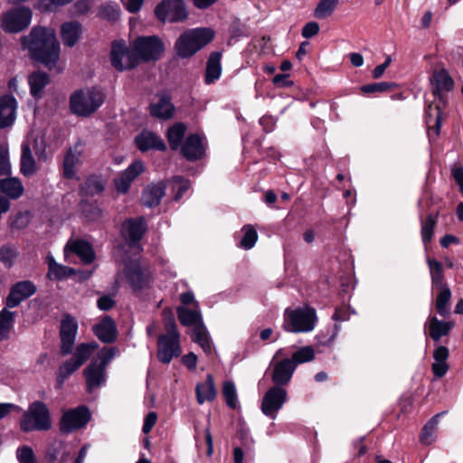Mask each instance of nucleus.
Masks as SVG:
<instances>
[{"label": "nucleus", "instance_id": "obj_10", "mask_svg": "<svg viewBox=\"0 0 463 463\" xmlns=\"http://www.w3.org/2000/svg\"><path fill=\"white\" fill-rule=\"evenodd\" d=\"M124 276L133 291L147 288L152 283V274L148 268L142 267L137 260L126 262Z\"/></svg>", "mask_w": 463, "mask_h": 463}, {"label": "nucleus", "instance_id": "obj_7", "mask_svg": "<svg viewBox=\"0 0 463 463\" xmlns=\"http://www.w3.org/2000/svg\"><path fill=\"white\" fill-rule=\"evenodd\" d=\"M165 335H161L157 341V358L164 364H169L174 357L181 354L180 335L173 315L165 322Z\"/></svg>", "mask_w": 463, "mask_h": 463}, {"label": "nucleus", "instance_id": "obj_23", "mask_svg": "<svg viewBox=\"0 0 463 463\" xmlns=\"http://www.w3.org/2000/svg\"><path fill=\"white\" fill-rule=\"evenodd\" d=\"M17 101L12 95L0 98V129L11 127L16 118Z\"/></svg>", "mask_w": 463, "mask_h": 463}, {"label": "nucleus", "instance_id": "obj_8", "mask_svg": "<svg viewBox=\"0 0 463 463\" xmlns=\"http://www.w3.org/2000/svg\"><path fill=\"white\" fill-rule=\"evenodd\" d=\"M98 348V344L82 343L79 345L71 359L62 363L56 372V381L59 387H61L65 380L76 372Z\"/></svg>", "mask_w": 463, "mask_h": 463}, {"label": "nucleus", "instance_id": "obj_52", "mask_svg": "<svg viewBox=\"0 0 463 463\" xmlns=\"http://www.w3.org/2000/svg\"><path fill=\"white\" fill-rule=\"evenodd\" d=\"M119 9L117 5L107 4L100 7L99 15L109 21H116L119 18Z\"/></svg>", "mask_w": 463, "mask_h": 463}, {"label": "nucleus", "instance_id": "obj_9", "mask_svg": "<svg viewBox=\"0 0 463 463\" xmlns=\"http://www.w3.org/2000/svg\"><path fill=\"white\" fill-rule=\"evenodd\" d=\"M32 15L33 14L29 7L12 8L1 15V27L5 33H20L29 26Z\"/></svg>", "mask_w": 463, "mask_h": 463}, {"label": "nucleus", "instance_id": "obj_53", "mask_svg": "<svg viewBox=\"0 0 463 463\" xmlns=\"http://www.w3.org/2000/svg\"><path fill=\"white\" fill-rule=\"evenodd\" d=\"M16 458L19 463H37L34 452L29 446H22L16 450Z\"/></svg>", "mask_w": 463, "mask_h": 463}, {"label": "nucleus", "instance_id": "obj_32", "mask_svg": "<svg viewBox=\"0 0 463 463\" xmlns=\"http://www.w3.org/2000/svg\"><path fill=\"white\" fill-rule=\"evenodd\" d=\"M426 326L429 328L430 336L434 341H439L442 336L449 335L451 328L454 326L452 322H445L439 320L436 317L429 318Z\"/></svg>", "mask_w": 463, "mask_h": 463}, {"label": "nucleus", "instance_id": "obj_18", "mask_svg": "<svg viewBox=\"0 0 463 463\" xmlns=\"http://www.w3.org/2000/svg\"><path fill=\"white\" fill-rule=\"evenodd\" d=\"M205 149L206 140L198 134L189 135L180 147L182 156L192 162L201 159L205 154Z\"/></svg>", "mask_w": 463, "mask_h": 463}, {"label": "nucleus", "instance_id": "obj_12", "mask_svg": "<svg viewBox=\"0 0 463 463\" xmlns=\"http://www.w3.org/2000/svg\"><path fill=\"white\" fill-rule=\"evenodd\" d=\"M112 66L118 71L130 70L138 64V58L134 50H129L123 41L112 43L110 51Z\"/></svg>", "mask_w": 463, "mask_h": 463}, {"label": "nucleus", "instance_id": "obj_38", "mask_svg": "<svg viewBox=\"0 0 463 463\" xmlns=\"http://www.w3.org/2000/svg\"><path fill=\"white\" fill-rule=\"evenodd\" d=\"M50 81L49 76L43 71H36L29 75L28 83L30 85L31 94L38 99L42 96L43 89Z\"/></svg>", "mask_w": 463, "mask_h": 463}, {"label": "nucleus", "instance_id": "obj_30", "mask_svg": "<svg viewBox=\"0 0 463 463\" xmlns=\"http://www.w3.org/2000/svg\"><path fill=\"white\" fill-rule=\"evenodd\" d=\"M70 250L71 252L78 255L85 264H90L94 260L95 254L91 245L81 240L74 241L68 243L65 250Z\"/></svg>", "mask_w": 463, "mask_h": 463}, {"label": "nucleus", "instance_id": "obj_45", "mask_svg": "<svg viewBox=\"0 0 463 463\" xmlns=\"http://www.w3.org/2000/svg\"><path fill=\"white\" fill-rule=\"evenodd\" d=\"M445 412L438 413L433 416L422 428L420 434V441L423 444H431L434 440V433L439 424V418Z\"/></svg>", "mask_w": 463, "mask_h": 463}, {"label": "nucleus", "instance_id": "obj_31", "mask_svg": "<svg viewBox=\"0 0 463 463\" xmlns=\"http://www.w3.org/2000/svg\"><path fill=\"white\" fill-rule=\"evenodd\" d=\"M46 262L48 264L47 277L51 280H61L75 272L74 269L57 263L52 254L47 255Z\"/></svg>", "mask_w": 463, "mask_h": 463}, {"label": "nucleus", "instance_id": "obj_48", "mask_svg": "<svg viewBox=\"0 0 463 463\" xmlns=\"http://www.w3.org/2000/svg\"><path fill=\"white\" fill-rule=\"evenodd\" d=\"M338 0H320L315 9V16L317 19H326L329 17L335 11Z\"/></svg>", "mask_w": 463, "mask_h": 463}, {"label": "nucleus", "instance_id": "obj_25", "mask_svg": "<svg viewBox=\"0 0 463 463\" xmlns=\"http://www.w3.org/2000/svg\"><path fill=\"white\" fill-rule=\"evenodd\" d=\"M95 335L103 343H112L117 338V326L114 320L106 316L102 320L94 326Z\"/></svg>", "mask_w": 463, "mask_h": 463}, {"label": "nucleus", "instance_id": "obj_35", "mask_svg": "<svg viewBox=\"0 0 463 463\" xmlns=\"http://www.w3.org/2000/svg\"><path fill=\"white\" fill-rule=\"evenodd\" d=\"M431 83L434 88V94H439L442 91H449L453 89L454 86V81L452 78L449 75L447 71L443 69L434 71L431 78Z\"/></svg>", "mask_w": 463, "mask_h": 463}, {"label": "nucleus", "instance_id": "obj_27", "mask_svg": "<svg viewBox=\"0 0 463 463\" xmlns=\"http://www.w3.org/2000/svg\"><path fill=\"white\" fill-rule=\"evenodd\" d=\"M222 53L212 52L206 61L204 82L206 85L213 84L222 75Z\"/></svg>", "mask_w": 463, "mask_h": 463}, {"label": "nucleus", "instance_id": "obj_13", "mask_svg": "<svg viewBox=\"0 0 463 463\" xmlns=\"http://www.w3.org/2000/svg\"><path fill=\"white\" fill-rule=\"evenodd\" d=\"M134 52L137 55L138 62L140 61H156L159 59L164 52V44L155 35L139 37L134 42Z\"/></svg>", "mask_w": 463, "mask_h": 463}, {"label": "nucleus", "instance_id": "obj_19", "mask_svg": "<svg viewBox=\"0 0 463 463\" xmlns=\"http://www.w3.org/2000/svg\"><path fill=\"white\" fill-rule=\"evenodd\" d=\"M78 330V324L72 317L66 315L63 317L61 322V353L63 355L71 353L74 344L76 334Z\"/></svg>", "mask_w": 463, "mask_h": 463}, {"label": "nucleus", "instance_id": "obj_34", "mask_svg": "<svg viewBox=\"0 0 463 463\" xmlns=\"http://www.w3.org/2000/svg\"><path fill=\"white\" fill-rule=\"evenodd\" d=\"M150 109L151 114L154 117L162 119H168L172 118L175 108L171 103L170 98L165 95H162L159 97L157 102L150 106Z\"/></svg>", "mask_w": 463, "mask_h": 463}, {"label": "nucleus", "instance_id": "obj_5", "mask_svg": "<svg viewBox=\"0 0 463 463\" xmlns=\"http://www.w3.org/2000/svg\"><path fill=\"white\" fill-rule=\"evenodd\" d=\"M117 349L105 347L99 354L98 357L83 370L86 380L87 390L91 392L100 387L106 382V368L109 363L116 355Z\"/></svg>", "mask_w": 463, "mask_h": 463}, {"label": "nucleus", "instance_id": "obj_24", "mask_svg": "<svg viewBox=\"0 0 463 463\" xmlns=\"http://www.w3.org/2000/svg\"><path fill=\"white\" fill-rule=\"evenodd\" d=\"M136 145L142 152L148 151L150 149H156L165 151L166 146L164 140L156 134L144 130L135 138Z\"/></svg>", "mask_w": 463, "mask_h": 463}, {"label": "nucleus", "instance_id": "obj_11", "mask_svg": "<svg viewBox=\"0 0 463 463\" xmlns=\"http://www.w3.org/2000/svg\"><path fill=\"white\" fill-rule=\"evenodd\" d=\"M155 14L163 23L184 22L188 17L184 0H163L156 5Z\"/></svg>", "mask_w": 463, "mask_h": 463}, {"label": "nucleus", "instance_id": "obj_2", "mask_svg": "<svg viewBox=\"0 0 463 463\" xmlns=\"http://www.w3.org/2000/svg\"><path fill=\"white\" fill-rule=\"evenodd\" d=\"M214 33L210 28L186 30L175 43V51L182 59L194 56L198 51L212 42Z\"/></svg>", "mask_w": 463, "mask_h": 463}, {"label": "nucleus", "instance_id": "obj_63", "mask_svg": "<svg viewBox=\"0 0 463 463\" xmlns=\"http://www.w3.org/2000/svg\"><path fill=\"white\" fill-rule=\"evenodd\" d=\"M432 372L435 376L441 378L449 370L447 362H434L431 365Z\"/></svg>", "mask_w": 463, "mask_h": 463}, {"label": "nucleus", "instance_id": "obj_1", "mask_svg": "<svg viewBox=\"0 0 463 463\" xmlns=\"http://www.w3.org/2000/svg\"><path fill=\"white\" fill-rule=\"evenodd\" d=\"M22 45L30 51L33 59L47 68L55 66L60 57V44L53 29L33 28L30 34L22 38Z\"/></svg>", "mask_w": 463, "mask_h": 463}, {"label": "nucleus", "instance_id": "obj_17", "mask_svg": "<svg viewBox=\"0 0 463 463\" xmlns=\"http://www.w3.org/2000/svg\"><path fill=\"white\" fill-rule=\"evenodd\" d=\"M146 230V223L144 218L128 219L122 224V235L131 248L140 250L139 241Z\"/></svg>", "mask_w": 463, "mask_h": 463}, {"label": "nucleus", "instance_id": "obj_15", "mask_svg": "<svg viewBox=\"0 0 463 463\" xmlns=\"http://www.w3.org/2000/svg\"><path fill=\"white\" fill-rule=\"evenodd\" d=\"M90 420L88 407L81 405L63 412L60 421V430L62 433H71L83 428Z\"/></svg>", "mask_w": 463, "mask_h": 463}, {"label": "nucleus", "instance_id": "obj_21", "mask_svg": "<svg viewBox=\"0 0 463 463\" xmlns=\"http://www.w3.org/2000/svg\"><path fill=\"white\" fill-rule=\"evenodd\" d=\"M85 144L79 140L70 147L64 156L62 168L63 175L68 179H72L76 174V166L80 164V157L84 153Z\"/></svg>", "mask_w": 463, "mask_h": 463}, {"label": "nucleus", "instance_id": "obj_40", "mask_svg": "<svg viewBox=\"0 0 463 463\" xmlns=\"http://www.w3.org/2000/svg\"><path fill=\"white\" fill-rule=\"evenodd\" d=\"M427 263L430 269L432 288H436L437 289L447 288L448 285L444 279V273L441 263L429 257L427 258Z\"/></svg>", "mask_w": 463, "mask_h": 463}, {"label": "nucleus", "instance_id": "obj_26", "mask_svg": "<svg viewBox=\"0 0 463 463\" xmlns=\"http://www.w3.org/2000/svg\"><path fill=\"white\" fill-rule=\"evenodd\" d=\"M82 34V26L79 22H66L61 26V38L67 47L75 46Z\"/></svg>", "mask_w": 463, "mask_h": 463}, {"label": "nucleus", "instance_id": "obj_3", "mask_svg": "<svg viewBox=\"0 0 463 463\" xmlns=\"http://www.w3.org/2000/svg\"><path fill=\"white\" fill-rule=\"evenodd\" d=\"M106 95L97 87L85 88L73 92L70 97L71 113L80 117L92 115L104 103Z\"/></svg>", "mask_w": 463, "mask_h": 463}, {"label": "nucleus", "instance_id": "obj_29", "mask_svg": "<svg viewBox=\"0 0 463 463\" xmlns=\"http://www.w3.org/2000/svg\"><path fill=\"white\" fill-rule=\"evenodd\" d=\"M195 392L196 400L199 404H203L205 402H213L216 397V390L213 375L207 374L203 383H197Z\"/></svg>", "mask_w": 463, "mask_h": 463}, {"label": "nucleus", "instance_id": "obj_64", "mask_svg": "<svg viewBox=\"0 0 463 463\" xmlns=\"http://www.w3.org/2000/svg\"><path fill=\"white\" fill-rule=\"evenodd\" d=\"M435 362H447L449 357V349L446 346H438L433 353Z\"/></svg>", "mask_w": 463, "mask_h": 463}, {"label": "nucleus", "instance_id": "obj_57", "mask_svg": "<svg viewBox=\"0 0 463 463\" xmlns=\"http://www.w3.org/2000/svg\"><path fill=\"white\" fill-rule=\"evenodd\" d=\"M11 172V165L9 162L8 150L6 147L0 146V175H9Z\"/></svg>", "mask_w": 463, "mask_h": 463}, {"label": "nucleus", "instance_id": "obj_6", "mask_svg": "<svg viewBox=\"0 0 463 463\" xmlns=\"http://www.w3.org/2000/svg\"><path fill=\"white\" fill-rule=\"evenodd\" d=\"M317 321V313L313 307L304 306L295 309L287 308L283 327L292 333H307L315 328Z\"/></svg>", "mask_w": 463, "mask_h": 463}, {"label": "nucleus", "instance_id": "obj_4", "mask_svg": "<svg viewBox=\"0 0 463 463\" xmlns=\"http://www.w3.org/2000/svg\"><path fill=\"white\" fill-rule=\"evenodd\" d=\"M52 428L50 411L40 401L32 402L20 420V429L24 432L47 431Z\"/></svg>", "mask_w": 463, "mask_h": 463}, {"label": "nucleus", "instance_id": "obj_55", "mask_svg": "<svg viewBox=\"0 0 463 463\" xmlns=\"http://www.w3.org/2000/svg\"><path fill=\"white\" fill-rule=\"evenodd\" d=\"M72 0H40L37 8L43 12L53 11L58 6L65 5Z\"/></svg>", "mask_w": 463, "mask_h": 463}, {"label": "nucleus", "instance_id": "obj_46", "mask_svg": "<svg viewBox=\"0 0 463 463\" xmlns=\"http://www.w3.org/2000/svg\"><path fill=\"white\" fill-rule=\"evenodd\" d=\"M19 255L15 246L5 244L0 247V262L6 268H11Z\"/></svg>", "mask_w": 463, "mask_h": 463}, {"label": "nucleus", "instance_id": "obj_60", "mask_svg": "<svg viewBox=\"0 0 463 463\" xmlns=\"http://www.w3.org/2000/svg\"><path fill=\"white\" fill-rule=\"evenodd\" d=\"M90 8V0H78L73 5V14L76 15L85 14Z\"/></svg>", "mask_w": 463, "mask_h": 463}, {"label": "nucleus", "instance_id": "obj_22", "mask_svg": "<svg viewBox=\"0 0 463 463\" xmlns=\"http://www.w3.org/2000/svg\"><path fill=\"white\" fill-rule=\"evenodd\" d=\"M144 171V165L141 161L133 162L125 171L121 172L115 178V186L118 192L126 194L133 180Z\"/></svg>", "mask_w": 463, "mask_h": 463}, {"label": "nucleus", "instance_id": "obj_47", "mask_svg": "<svg viewBox=\"0 0 463 463\" xmlns=\"http://www.w3.org/2000/svg\"><path fill=\"white\" fill-rule=\"evenodd\" d=\"M439 293L437 296L436 299V309L437 312L442 316L446 317L449 313V309L448 308V304L451 298V292L449 287L439 288Z\"/></svg>", "mask_w": 463, "mask_h": 463}, {"label": "nucleus", "instance_id": "obj_39", "mask_svg": "<svg viewBox=\"0 0 463 463\" xmlns=\"http://www.w3.org/2000/svg\"><path fill=\"white\" fill-rule=\"evenodd\" d=\"M20 168L21 173L25 176H30L36 171L35 160L33 156L29 144L25 142L22 145Z\"/></svg>", "mask_w": 463, "mask_h": 463}, {"label": "nucleus", "instance_id": "obj_44", "mask_svg": "<svg viewBox=\"0 0 463 463\" xmlns=\"http://www.w3.org/2000/svg\"><path fill=\"white\" fill-rule=\"evenodd\" d=\"M192 338L203 348L205 354H210L212 353L210 336L203 325L195 326Z\"/></svg>", "mask_w": 463, "mask_h": 463}, {"label": "nucleus", "instance_id": "obj_16", "mask_svg": "<svg viewBox=\"0 0 463 463\" xmlns=\"http://www.w3.org/2000/svg\"><path fill=\"white\" fill-rule=\"evenodd\" d=\"M282 354V349H279L276 352L271 364L273 366L271 379L274 383V385L283 387L287 385L296 370L295 364L289 360V358H285L280 361H277L276 359Z\"/></svg>", "mask_w": 463, "mask_h": 463}, {"label": "nucleus", "instance_id": "obj_58", "mask_svg": "<svg viewBox=\"0 0 463 463\" xmlns=\"http://www.w3.org/2000/svg\"><path fill=\"white\" fill-rule=\"evenodd\" d=\"M28 213H19L11 221L10 226L13 229L22 230L29 224Z\"/></svg>", "mask_w": 463, "mask_h": 463}, {"label": "nucleus", "instance_id": "obj_14", "mask_svg": "<svg viewBox=\"0 0 463 463\" xmlns=\"http://www.w3.org/2000/svg\"><path fill=\"white\" fill-rule=\"evenodd\" d=\"M288 392L280 386L270 387L263 395L260 410L262 413L271 420H275L278 412L287 402Z\"/></svg>", "mask_w": 463, "mask_h": 463}, {"label": "nucleus", "instance_id": "obj_62", "mask_svg": "<svg viewBox=\"0 0 463 463\" xmlns=\"http://www.w3.org/2000/svg\"><path fill=\"white\" fill-rule=\"evenodd\" d=\"M156 420H157V415L154 411L149 412L146 416L143 429H142V430L145 434H147L151 431V430L153 429V427L155 426V424L156 422Z\"/></svg>", "mask_w": 463, "mask_h": 463}, {"label": "nucleus", "instance_id": "obj_51", "mask_svg": "<svg viewBox=\"0 0 463 463\" xmlns=\"http://www.w3.org/2000/svg\"><path fill=\"white\" fill-rule=\"evenodd\" d=\"M242 232L244 234L240 242V246L244 250H250L255 245L258 240V233L250 225L244 226L242 228Z\"/></svg>", "mask_w": 463, "mask_h": 463}, {"label": "nucleus", "instance_id": "obj_54", "mask_svg": "<svg viewBox=\"0 0 463 463\" xmlns=\"http://www.w3.org/2000/svg\"><path fill=\"white\" fill-rule=\"evenodd\" d=\"M174 182V190L176 191L175 195V200H180L183 195L189 190L190 182L186 179H184L182 176H175L173 179Z\"/></svg>", "mask_w": 463, "mask_h": 463}, {"label": "nucleus", "instance_id": "obj_36", "mask_svg": "<svg viewBox=\"0 0 463 463\" xmlns=\"http://www.w3.org/2000/svg\"><path fill=\"white\" fill-rule=\"evenodd\" d=\"M185 132L186 126L182 122H176L167 129L166 137L172 150H177L181 147Z\"/></svg>", "mask_w": 463, "mask_h": 463}, {"label": "nucleus", "instance_id": "obj_61", "mask_svg": "<svg viewBox=\"0 0 463 463\" xmlns=\"http://www.w3.org/2000/svg\"><path fill=\"white\" fill-rule=\"evenodd\" d=\"M83 212L90 220H96L101 216V210L98 206L92 204H84Z\"/></svg>", "mask_w": 463, "mask_h": 463}, {"label": "nucleus", "instance_id": "obj_41", "mask_svg": "<svg viewBox=\"0 0 463 463\" xmlns=\"http://www.w3.org/2000/svg\"><path fill=\"white\" fill-rule=\"evenodd\" d=\"M177 316L180 323L185 326L203 325L202 315L199 309L191 310L184 307L177 308Z\"/></svg>", "mask_w": 463, "mask_h": 463}, {"label": "nucleus", "instance_id": "obj_20", "mask_svg": "<svg viewBox=\"0 0 463 463\" xmlns=\"http://www.w3.org/2000/svg\"><path fill=\"white\" fill-rule=\"evenodd\" d=\"M36 292L35 285L30 280H24L14 284L6 298V307L13 308L20 305L24 299Z\"/></svg>", "mask_w": 463, "mask_h": 463}, {"label": "nucleus", "instance_id": "obj_50", "mask_svg": "<svg viewBox=\"0 0 463 463\" xmlns=\"http://www.w3.org/2000/svg\"><path fill=\"white\" fill-rule=\"evenodd\" d=\"M222 393L227 406L232 409H236L239 406L236 387L232 382L223 383Z\"/></svg>", "mask_w": 463, "mask_h": 463}, {"label": "nucleus", "instance_id": "obj_28", "mask_svg": "<svg viewBox=\"0 0 463 463\" xmlns=\"http://www.w3.org/2000/svg\"><path fill=\"white\" fill-rule=\"evenodd\" d=\"M0 192L7 198L16 200L23 195L24 188L19 178L8 177L0 180Z\"/></svg>", "mask_w": 463, "mask_h": 463}, {"label": "nucleus", "instance_id": "obj_56", "mask_svg": "<svg viewBox=\"0 0 463 463\" xmlns=\"http://www.w3.org/2000/svg\"><path fill=\"white\" fill-rule=\"evenodd\" d=\"M392 87V83L382 81L364 85L361 87V90L364 93L384 92L389 90Z\"/></svg>", "mask_w": 463, "mask_h": 463}, {"label": "nucleus", "instance_id": "obj_49", "mask_svg": "<svg viewBox=\"0 0 463 463\" xmlns=\"http://www.w3.org/2000/svg\"><path fill=\"white\" fill-rule=\"evenodd\" d=\"M314 358H315V351L312 346L307 345V346L301 347L300 349L296 351L292 354L291 358H289V360H291L295 364V367L297 368V366L298 364L307 363V362H310Z\"/></svg>", "mask_w": 463, "mask_h": 463}, {"label": "nucleus", "instance_id": "obj_37", "mask_svg": "<svg viewBox=\"0 0 463 463\" xmlns=\"http://www.w3.org/2000/svg\"><path fill=\"white\" fill-rule=\"evenodd\" d=\"M438 215V213L436 214H429L425 219H423L421 215L420 216V235L425 248H427L428 244L430 243L434 236V230L437 225Z\"/></svg>", "mask_w": 463, "mask_h": 463}, {"label": "nucleus", "instance_id": "obj_33", "mask_svg": "<svg viewBox=\"0 0 463 463\" xmlns=\"http://www.w3.org/2000/svg\"><path fill=\"white\" fill-rule=\"evenodd\" d=\"M165 194V185L162 183L152 184L143 192L142 203L147 207H154L160 203Z\"/></svg>", "mask_w": 463, "mask_h": 463}, {"label": "nucleus", "instance_id": "obj_42", "mask_svg": "<svg viewBox=\"0 0 463 463\" xmlns=\"http://www.w3.org/2000/svg\"><path fill=\"white\" fill-rule=\"evenodd\" d=\"M105 189V180L100 175H91L86 179L81 191L87 195L101 194Z\"/></svg>", "mask_w": 463, "mask_h": 463}, {"label": "nucleus", "instance_id": "obj_59", "mask_svg": "<svg viewBox=\"0 0 463 463\" xmlns=\"http://www.w3.org/2000/svg\"><path fill=\"white\" fill-rule=\"evenodd\" d=\"M319 32V25L316 22H309L302 29V36L306 39L317 35Z\"/></svg>", "mask_w": 463, "mask_h": 463}, {"label": "nucleus", "instance_id": "obj_43", "mask_svg": "<svg viewBox=\"0 0 463 463\" xmlns=\"http://www.w3.org/2000/svg\"><path fill=\"white\" fill-rule=\"evenodd\" d=\"M14 322V313L9 311L6 307L0 312V341L6 340L13 328Z\"/></svg>", "mask_w": 463, "mask_h": 463}]
</instances>
